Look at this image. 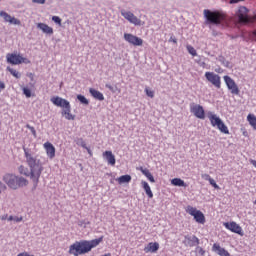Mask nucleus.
Returning a JSON list of instances; mask_svg holds the SVG:
<instances>
[{"label":"nucleus","mask_w":256,"mask_h":256,"mask_svg":"<svg viewBox=\"0 0 256 256\" xmlns=\"http://www.w3.org/2000/svg\"><path fill=\"white\" fill-rule=\"evenodd\" d=\"M26 163L30 169L31 180L33 181L34 187L39 185V179L43 173V163L37 156L31 154L29 148L23 147Z\"/></svg>","instance_id":"nucleus-1"},{"label":"nucleus","mask_w":256,"mask_h":256,"mask_svg":"<svg viewBox=\"0 0 256 256\" xmlns=\"http://www.w3.org/2000/svg\"><path fill=\"white\" fill-rule=\"evenodd\" d=\"M202 179H205V181H210L212 178L209 174H202Z\"/></svg>","instance_id":"nucleus-47"},{"label":"nucleus","mask_w":256,"mask_h":256,"mask_svg":"<svg viewBox=\"0 0 256 256\" xmlns=\"http://www.w3.org/2000/svg\"><path fill=\"white\" fill-rule=\"evenodd\" d=\"M204 17L208 23L211 25H216L217 27H226L227 19L221 12L204 10Z\"/></svg>","instance_id":"nucleus-5"},{"label":"nucleus","mask_w":256,"mask_h":256,"mask_svg":"<svg viewBox=\"0 0 256 256\" xmlns=\"http://www.w3.org/2000/svg\"><path fill=\"white\" fill-rule=\"evenodd\" d=\"M4 191H7V185H5V183H3V181L0 180V195Z\"/></svg>","instance_id":"nucleus-39"},{"label":"nucleus","mask_w":256,"mask_h":256,"mask_svg":"<svg viewBox=\"0 0 256 256\" xmlns=\"http://www.w3.org/2000/svg\"><path fill=\"white\" fill-rule=\"evenodd\" d=\"M77 99L81 105H89V100L84 95L78 94Z\"/></svg>","instance_id":"nucleus-32"},{"label":"nucleus","mask_w":256,"mask_h":256,"mask_svg":"<svg viewBox=\"0 0 256 256\" xmlns=\"http://www.w3.org/2000/svg\"><path fill=\"white\" fill-rule=\"evenodd\" d=\"M45 1L47 0H32L33 3H37L38 5H45Z\"/></svg>","instance_id":"nucleus-46"},{"label":"nucleus","mask_w":256,"mask_h":256,"mask_svg":"<svg viewBox=\"0 0 256 256\" xmlns=\"http://www.w3.org/2000/svg\"><path fill=\"white\" fill-rule=\"evenodd\" d=\"M119 185H123V183H131V175L126 174L122 175L117 179Z\"/></svg>","instance_id":"nucleus-26"},{"label":"nucleus","mask_w":256,"mask_h":256,"mask_svg":"<svg viewBox=\"0 0 256 256\" xmlns=\"http://www.w3.org/2000/svg\"><path fill=\"white\" fill-rule=\"evenodd\" d=\"M224 81L232 95H239V86L230 76H224Z\"/></svg>","instance_id":"nucleus-12"},{"label":"nucleus","mask_w":256,"mask_h":256,"mask_svg":"<svg viewBox=\"0 0 256 256\" xmlns=\"http://www.w3.org/2000/svg\"><path fill=\"white\" fill-rule=\"evenodd\" d=\"M23 94L25 95V97H27L29 99V97H31V89L24 87L23 88Z\"/></svg>","instance_id":"nucleus-37"},{"label":"nucleus","mask_w":256,"mask_h":256,"mask_svg":"<svg viewBox=\"0 0 256 256\" xmlns=\"http://www.w3.org/2000/svg\"><path fill=\"white\" fill-rule=\"evenodd\" d=\"M190 111L197 119H205V109H203V106L192 103L190 105Z\"/></svg>","instance_id":"nucleus-11"},{"label":"nucleus","mask_w":256,"mask_h":256,"mask_svg":"<svg viewBox=\"0 0 256 256\" xmlns=\"http://www.w3.org/2000/svg\"><path fill=\"white\" fill-rule=\"evenodd\" d=\"M6 219H8V220H9V218H8V215H7V214H5V215H3V216L1 217V220H2V221H5Z\"/></svg>","instance_id":"nucleus-52"},{"label":"nucleus","mask_w":256,"mask_h":256,"mask_svg":"<svg viewBox=\"0 0 256 256\" xmlns=\"http://www.w3.org/2000/svg\"><path fill=\"white\" fill-rule=\"evenodd\" d=\"M146 177L150 181V183H155V177H153V174L150 173Z\"/></svg>","instance_id":"nucleus-44"},{"label":"nucleus","mask_w":256,"mask_h":256,"mask_svg":"<svg viewBox=\"0 0 256 256\" xmlns=\"http://www.w3.org/2000/svg\"><path fill=\"white\" fill-rule=\"evenodd\" d=\"M140 171H141V173H143L145 175V177H147L149 174H151V171H149V169H147V168L140 167Z\"/></svg>","instance_id":"nucleus-41"},{"label":"nucleus","mask_w":256,"mask_h":256,"mask_svg":"<svg viewBox=\"0 0 256 256\" xmlns=\"http://www.w3.org/2000/svg\"><path fill=\"white\" fill-rule=\"evenodd\" d=\"M124 39H125V41L130 43V45H134L136 47H141V45H143V39H141L133 34L125 33Z\"/></svg>","instance_id":"nucleus-14"},{"label":"nucleus","mask_w":256,"mask_h":256,"mask_svg":"<svg viewBox=\"0 0 256 256\" xmlns=\"http://www.w3.org/2000/svg\"><path fill=\"white\" fill-rule=\"evenodd\" d=\"M187 51L192 57H197V50L193 46H187Z\"/></svg>","instance_id":"nucleus-34"},{"label":"nucleus","mask_w":256,"mask_h":256,"mask_svg":"<svg viewBox=\"0 0 256 256\" xmlns=\"http://www.w3.org/2000/svg\"><path fill=\"white\" fill-rule=\"evenodd\" d=\"M210 185H212V187H214V189H219V185H217V182H215V179L210 178V180H208Z\"/></svg>","instance_id":"nucleus-40"},{"label":"nucleus","mask_w":256,"mask_h":256,"mask_svg":"<svg viewBox=\"0 0 256 256\" xmlns=\"http://www.w3.org/2000/svg\"><path fill=\"white\" fill-rule=\"evenodd\" d=\"M251 37H252L253 41H256V30H254V31L252 32Z\"/></svg>","instance_id":"nucleus-50"},{"label":"nucleus","mask_w":256,"mask_h":256,"mask_svg":"<svg viewBox=\"0 0 256 256\" xmlns=\"http://www.w3.org/2000/svg\"><path fill=\"white\" fill-rule=\"evenodd\" d=\"M37 29H40V31H42L46 35H53V29L51 28V26H49L45 23H41V22L38 23L37 24Z\"/></svg>","instance_id":"nucleus-20"},{"label":"nucleus","mask_w":256,"mask_h":256,"mask_svg":"<svg viewBox=\"0 0 256 256\" xmlns=\"http://www.w3.org/2000/svg\"><path fill=\"white\" fill-rule=\"evenodd\" d=\"M212 251L214 253H217V255L219 256H231V254H229V251L225 250V248H222L221 245L217 243L213 244Z\"/></svg>","instance_id":"nucleus-17"},{"label":"nucleus","mask_w":256,"mask_h":256,"mask_svg":"<svg viewBox=\"0 0 256 256\" xmlns=\"http://www.w3.org/2000/svg\"><path fill=\"white\" fill-rule=\"evenodd\" d=\"M51 103L56 107H61L62 115L65 116V119L68 121H75V115L71 114V103L69 100L61 98L59 96H54L50 99Z\"/></svg>","instance_id":"nucleus-4"},{"label":"nucleus","mask_w":256,"mask_h":256,"mask_svg":"<svg viewBox=\"0 0 256 256\" xmlns=\"http://www.w3.org/2000/svg\"><path fill=\"white\" fill-rule=\"evenodd\" d=\"M141 185H142L147 197H149V199H153V191H151V187L149 186V183H147L146 181H142Z\"/></svg>","instance_id":"nucleus-24"},{"label":"nucleus","mask_w":256,"mask_h":256,"mask_svg":"<svg viewBox=\"0 0 256 256\" xmlns=\"http://www.w3.org/2000/svg\"><path fill=\"white\" fill-rule=\"evenodd\" d=\"M224 226L232 233H236L237 235H241V237H243V228H241L236 222H226L224 223Z\"/></svg>","instance_id":"nucleus-15"},{"label":"nucleus","mask_w":256,"mask_h":256,"mask_svg":"<svg viewBox=\"0 0 256 256\" xmlns=\"http://www.w3.org/2000/svg\"><path fill=\"white\" fill-rule=\"evenodd\" d=\"M101 241H103V236L92 241H76L74 244L70 245L68 253L74 256L85 255V253H89L91 249L97 247Z\"/></svg>","instance_id":"nucleus-2"},{"label":"nucleus","mask_w":256,"mask_h":256,"mask_svg":"<svg viewBox=\"0 0 256 256\" xmlns=\"http://www.w3.org/2000/svg\"><path fill=\"white\" fill-rule=\"evenodd\" d=\"M0 17L3 19L4 23H10V25H21V20L11 16L5 11H0Z\"/></svg>","instance_id":"nucleus-13"},{"label":"nucleus","mask_w":256,"mask_h":256,"mask_svg":"<svg viewBox=\"0 0 256 256\" xmlns=\"http://www.w3.org/2000/svg\"><path fill=\"white\" fill-rule=\"evenodd\" d=\"M169 41H170V42L172 41V43H177V38L171 36L170 39H169Z\"/></svg>","instance_id":"nucleus-51"},{"label":"nucleus","mask_w":256,"mask_h":256,"mask_svg":"<svg viewBox=\"0 0 256 256\" xmlns=\"http://www.w3.org/2000/svg\"><path fill=\"white\" fill-rule=\"evenodd\" d=\"M84 149H86V151H88L89 155H91V149L89 147L86 146V148H84Z\"/></svg>","instance_id":"nucleus-53"},{"label":"nucleus","mask_w":256,"mask_h":256,"mask_svg":"<svg viewBox=\"0 0 256 256\" xmlns=\"http://www.w3.org/2000/svg\"><path fill=\"white\" fill-rule=\"evenodd\" d=\"M185 247H197L199 245V238L195 235H186L183 240Z\"/></svg>","instance_id":"nucleus-16"},{"label":"nucleus","mask_w":256,"mask_h":256,"mask_svg":"<svg viewBox=\"0 0 256 256\" xmlns=\"http://www.w3.org/2000/svg\"><path fill=\"white\" fill-rule=\"evenodd\" d=\"M120 13L122 17H124L126 21H129V23H132V25L141 26V19L137 18L133 12L122 9Z\"/></svg>","instance_id":"nucleus-9"},{"label":"nucleus","mask_w":256,"mask_h":256,"mask_svg":"<svg viewBox=\"0 0 256 256\" xmlns=\"http://www.w3.org/2000/svg\"><path fill=\"white\" fill-rule=\"evenodd\" d=\"M145 253H157L159 251V243L157 242H150L144 248Z\"/></svg>","instance_id":"nucleus-19"},{"label":"nucleus","mask_w":256,"mask_h":256,"mask_svg":"<svg viewBox=\"0 0 256 256\" xmlns=\"http://www.w3.org/2000/svg\"><path fill=\"white\" fill-rule=\"evenodd\" d=\"M196 251H197V253H199V255H205V250H203L201 247H196Z\"/></svg>","instance_id":"nucleus-45"},{"label":"nucleus","mask_w":256,"mask_h":256,"mask_svg":"<svg viewBox=\"0 0 256 256\" xmlns=\"http://www.w3.org/2000/svg\"><path fill=\"white\" fill-rule=\"evenodd\" d=\"M145 93L151 99H153L155 97V92H153L152 90H149L148 88L145 89Z\"/></svg>","instance_id":"nucleus-38"},{"label":"nucleus","mask_w":256,"mask_h":256,"mask_svg":"<svg viewBox=\"0 0 256 256\" xmlns=\"http://www.w3.org/2000/svg\"><path fill=\"white\" fill-rule=\"evenodd\" d=\"M208 118L211 122L212 127H217L223 121L217 115L213 114V112L208 113Z\"/></svg>","instance_id":"nucleus-22"},{"label":"nucleus","mask_w":256,"mask_h":256,"mask_svg":"<svg viewBox=\"0 0 256 256\" xmlns=\"http://www.w3.org/2000/svg\"><path fill=\"white\" fill-rule=\"evenodd\" d=\"M247 120L249 121L250 125L253 126V129L256 130V117L253 114H249L247 116Z\"/></svg>","instance_id":"nucleus-30"},{"label":"nucleus","mask_w":256,"mask_h":256,"mask_svg":"<svg viewBox=\"0 0 256 256\" xmlns=\"http://www.w3.org/2000/svg\"><path fill=\"white\" fill-rule=\"evenodd\" d=\"M216 127H217V129H219V131H221V133H224L225 135H229V128H227V125H225V123H223V120Z\"/></svg>","instance_id":"nucleus-28"},{"label":"nucleus","mask_w":256,"mask_h":256,"mask_svg":"<svg viewBox=\"0 0 256 256\" xmlns=\"http://www.w3.org/2000/svg\"><path fill=\"white\" fill-rule=\"evenodd\" d=\"M106 89H109L112 93H115L117 91V88L113 87L111 84H106L105 85Z\"/></svg>","instance_id":"nucleus-43"},{"label":"nucleus","mask_w":256,"mask_h":256,"mask_svg":"<svg viewBox=\"0 0 256 256\" xmlns=\"http://www.w3.org/2000/svg\"><path fill=\"white\" fill-rule=\"evenodd\" d=\"M8 221H15V223H21V221H23V217L9 216Z\"/></svg>","instance_id":"nucleus-35"},{"label":"nucleus","mask_w":256,"mask_h":256,"mask_svg":"<svg viewBox=\"0 0 256 256\" xmlns=\"http://www.w3.org/2000/svg\"><path fill=\"white\" fill-rule=\"evenodd\" d=\"M104 159L107 161L108 165L114 166L116 163L115 155H113V152L111 151H105L103 153Z\"/></svg>","instance_id":"nucleus-21"},{"label":"nucleus","mask_w":256,"mask_h":256,"mask_svg":"<svg viewBox=\"0 0 256 256\" xmlns=\"http://www.w3.org/2000/svg\"><path fill=\"white\" fill-rule=\"evenodd\" d=\"M187 213L194 217L196 223H200V225H205V215L201 210H197L196 208H193L192 206L187 207Z\"/></svg>","instance_id":"nucleus-7"},{"label":"nucleus","mask_w":256,"mask_h":256,"mask_svg":"<svg viewBox=\"0 0 256 256\" xmlns=\"http://www.w3.org/2000/svg\"><path fill=\"white\" fill-rule=\"evenodd\" d=\"M26 129H29V131H31L33 137H37V131L35 130V127H33V126L27 124V125H26Z\"/></svg>","instance_id":"nucleus-36"},{"label":"nucleus","mask_w":256,"mask_h":256,"mask_svg":"<svg viewBox=\"0 0 256 256\" xmlns=\"http://www.w3.org/2000/svg\"><path fill=\"white\" fill-rule=\"evenodd\" d=\"M241 1H245V0H230L229 4L230 5H235L236 3H241Z\"/></svg>","instance_id":"nucleus-48"},{"label":"nucleus","mask_w":256,"mask_h":256,"mask_svg":"<svg viewBox=\"0 0 256 256\" xmlns=\"http://www.w3.org/2000/svg\"><path fill=\"white\" fill-rule=\"evenodd\" d=\"M52 21H54V23H56L57 25H61V19L59 16H53Z\"/></svg>","instance_id":"nucleus-42"},{"label":"nucleus","mask_w":256,"mask_h":256,"mask_svg":"<svg viewBox=\"0 0 256 256\" xmlns=\"http://www.w3.org/2000/svg\"><path fill=\"white\" fill-rule=\"evenodd\" d=\"M205 77L209 83H212L217 89H221V76L214 72H206Z\"/></svg>","instance_id":"nucleus-10"},{"label":"nucleus","mask_w":256,"mask_h":256,"mask_svg":"<svg viewBox=\"0 0 256 256\" xmlns=\"http://www.w3.org/2000/svg\"><path fill=\"white\" fill-rule=\"evenodd\" d=\"M89 93L94 99H97V101H105V96H103V93L100 91L95 90L94 88H90Z\"/></svg>","instance_id":"nucleus-23"},{"label":"nucleus","mask_w":256,"mask_h":256,"mask_svg":"<svg viewBox=\"0 0 256 256\" xmlns=\"http://www.w3.org/2000/svg\"><path fill=\"white\" fill-rule=\"evenodd\" d=\"M6 61L10 65H21V63H29L27 58H23V56L15 53H8L6 55Z\"/></svg>","instance_id":"nucleus-8"},{"label":"nucleus","mask_w":256,"mask_h":256,"mask_svg":"<svg viewBox=\"0 0 256 256\" xmlns=\"http://www.w3.org/2000/svg\"><path fill=\"white\" fill-rule=\"evenodd\" d=\"M247 13H249V9L245 6H241L238 10V20L240 23H244L247 25V23H255L256 16L251 17Z\"/></svg>","instance_id":"nucleus-6"},{"label":"nucleus","mask_w":256,"mask_h":256,"mask_svg":"<svg viewBox=\"0 0 256 256\" xmlns=\"http://www.w3.org/2000/svg\"><path fill=\"white\" fill-rule=\"evenodd\" d=\"M218 61H220L221 64H222L224 67H227L228 69H231V63H230L229 61H227V60L225 59V57L220 56L219 59H218Z\"/></svg>","instance_id":"nucleus-33"},{"label":"nucleus","mask_w":256,"mask_h":256,"mask_svg":"<svg viewBox=\"0 0 256 256\" xmlns=\"http://www.w3.org/2000/svg\"><path fill=\"white\" fill-rule=\"evenodd\" d=\"M7 71H9V73H11L13 75V77H15L16 79H21V73L17 72V70L11 68V67H7L6 68Z\"/></svg>","instance_id":"nucleus-31"},{"label":"nucleus","mask_w":256,"mask_h":256,"mask_svg":"<svg viewBox=\"0 0 256 256\" xmlns=\"http://www.w3.org/2000/svg\"><path fill=\"white\" fill-rule=\"evenodd\" d=\"M171 184L174 185V187H187V184L185 181L181 180V178H173Z\"/></svg>","instance_id":"nucleus-25"},{"label":"nucleus","mask_w":256,"mask_h":256,"mask_svg":"<svg viewBox=\"0 0 256 256\" xmlns=\"http://www.w3.org/2000/svg\"><path fill=\"white\" fill-rule=\"evenodd\" d=\"M74 143H76L78 147H83V149H87V144L85 143V140H83V138H75Z\"/></svg>","instance_id":"nucleus-29"},{"label":"nucleus","mask_w":256,"mask_h":256,"mask_svg":"<svg viewBox=\"0 0 256 256\" xmlns=\"http://www.w3.org/2000/svg\"><path fill=\"white\" fill-rule=\"evenodd\" d=\"M18 171L20 175H25V177H30L31 179V170L29 171V169L25 168V166H19Z\"/></svg>","instance_id":"nucleus-27"},{"label":"nucleus","mask_w":256,"mask_h":256,"mask_svg":"<svg viewBox=\"0 0 256 256\" xmlns=\"http://www.w3.org/2000/svg\"><path fill=\"white\" fill-rule=\"evenodd\" d=\"M44 148L46 149L47 156L50 159H54L55 158V146H53V144H51V142H46V143H44Z\"/></svg>","instance_id":"nucleus-18"},{"label":"nucleus","mask_w":256,"mask_h":256,"mask_svg":"<svg viewBox=\"0 0 256 256\" xmlns=\"http://www.w3.org/2000/svg\"><path fill=\"white\" fill-rule=\"evenodd\" d=\"M5 89V83L0 80V91H3Z\"/></svg>","instance_id":"nucleus-49"},{"label":"nucleus","mask_w":256,"mask_h":256,"mask_svg":"<svg viewBox=\"0 0 256 256\" xmlns=\"http://www.w3.org/2000/svg\"><path fill=\"white\" fill-rule=\"evenodd\" d=\"M2 181L9 187V189H13L17 191L20 187H27L28 181L24 177H19L13 173H6L2 176Z\"/></svg>","instance_id":"nucleus-3"}]
</instances>
